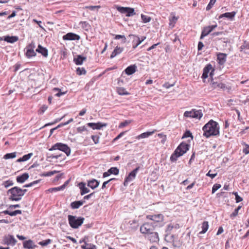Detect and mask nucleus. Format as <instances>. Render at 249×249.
Listing matches in <instances>:
<instances>
[{
	"mask_svg": "<svg viewBox=\"0 0 249 249\" xmlns=\"http://www.w3.org/2000/svg\"><path fill=\"white\" fill-rule=\"evenodd\" d=\"M53 90L54 91H57V92L55 94V95L57 97H60V96L64 95L65 93V92H62L61 90L58 88H54Z\"/></svg>",
	"mask_w": 249,
	"mask_h": 249,
	"instance_id": "47",
	"label": "nucleus"
},
{
	"mask_svg": "<svg viewBox=\"0 0 249 249\" xmlns=\"http://www.w3.org/2000/svg\"><path fill=\"white\" fill-rule=\"evenodd\" d=\"M71 206L72 209L78 208V201H75L72 202L71 204Z\"/></svg>",
	"mask_w": 249,
	"mask_h": 249,
	"instance_id": "63",
	"label": "nucleus"
},
{
	"mask_svg": "<svg viewBox=\"0 0 249 249\" xmlns=\"http://www.w3.org/2000/svg\"><path fill=\"white\" fill-rule=\"evenodd\" d=\"M144 237L149 241L151 243H158L160 240L159 234L155 231L144 235Z\"/></svg>",
	"mask_w": 249,
	"mask_h": 249,
	"instance_id": "9",
	"label": "nucleus"
},
{
	"mask_svg": "<svg viewBox=\"0 0 249 249\" xmlns=\"http://www.w3.org/2000/svg\"><path fill=\"white\" fill-rule=\"evenodd\" d=\"M57 173H58V171H55V170L52 171H49L46 173H43V176H45V177H49V176H53Z\"/></svg>",
	"mask_w": 249,
	"mask_h": 249,
	"instance_id": "54",
	"label": "nucleus"
},
{
	"mask_svg": "<svg viewBox=\"0 0 249 249\" xmlns=\"http://www.w3.org/2000/svg\"><path fill=\"white\" fill-rule=\"evenodd\" d=\"M64 40H73L78 39V35L72 33H69L63 36Z\"/></svg>",
	"mask_w": 249,
	"mask_h": 249,
	"instance_id": "25",
	"label": "nucleus"
},
{
	"mask_svg": "<svg viewBox=\"0 0 249 249\" xmlns=\"http://www.w3.org/2000/svg\"><path fill=\"white\" fill-rule=\"evenodd\" d=\"M95 193L94 192L88 195H86L83 197V199L84 200V201H86L87 200H89L91 197H94Z\"/></svg>",
	"mask_w": 249,
	"mask_h": 249,
	"instance_id": "50",
	"label": "nucleus"
},
{
	"mask_svg": "<svg viewBox=\"0 0 249 249\" xmlns=\"http://www.w3.org/2000/svg\"><path fill=\"white\" fill-rule=\"evenodd\" d=\"M107 124H102L101 123L98 122L97 123H89L87 124V126L90 127L93 129L99 130L101 129L103 126H106Z\"/></svg>",
	"mask_w": 249,
	"mask_h": 249,
	"instance_id": "19",
	"label": "nucleus"
},
{
	"mask_svg": "<svg viewBox=\"0 0 249 249\" xmlns=\"http://www.w3.org/2000/svg\"><path fill=\"white\" fill-rule=\"evenodd\" d=\"M64 186H60L55 188H50L49 191L51 192H53L63 190L64 189Z\"/></svg>",
	"mask_w": 249,
	"mask_h": 249,
	"instance_id": "43",
	"label": "nucleus"
},
{
	"mask_svg": "<svg viewBox=\"0 0 249 249\" xmlns=\"http://www.w3.org/2000/svg\"><path fill=\"white\" fill-rule=\"evenodd\" d=\"M212 86L214 89H224L226 88L225 85L222 83L213 82Z\"/></svg>",
	"mask_w": 249,
	"mask_h": 249,
	"instance_id": "35",
	"label": "nucleus"
},
{
	"mask_svg": "<svg viewBox=\"0 0 249 249\" xmlns=\"http://www.w3.org/2000/svg\"><path fill=\"white\" fill-rule=\"evenodd\" d=\"M68 220L69 224L72 228L75 229L78 228V219L76 218V216L69 215Z\"/></svg>",
	"mask_w": 249,
	"mask_h": 249,
	"instance_id": "18",
	"label": "nucleus"
},
{
	"mask_svg": "<svg viewBox=\"0 0 249 249\" xmlns=\"http://www.w3.org/2000/svg\"><path fill=\"white\" fill-rule=\"evenodd\" d=\"M131 120H125L124 122H121L119 125V128H123L127 126L131 123Z\"/></svg>",
	"mask_w": 249,
	"mask_h": 249,
	"instance_id": "42",
	"label": "nucleus"
},
{
	"mask_svg": "<svg viewBox=\"0 0 249 249\" xmlns=\"http://www.w3.org/2000/svg\"><path fill=\"white\" fill-rule=\"evenodd\" d=\"M241 51L244 49L249 50V43L246 41H244L243 44L240 47Z\"/></svg>",
	"mask_w": 249,
	"mask_h": 249,
	"instance_id": "49",
	"label": "nucleus"
},
{
	"mask_svg": "<svg viewBox=\"0 0 249 249\" xmlns=\"http://www.w3.org/2000/svg\"><path fill=\"white\" fill-rule=\"evenodd\" d=\"M3 241L4 244L11 246H14L17 242V240L14 238V236L9 234L3 237Z\"/></svg>",
	"mask_w": 249,
	"mask_h": 249,
	"instance_id": "15",
	"label": "nucleus"
},
{
	"mask_svg": "<svg viewBox=\"0 0 249 249\" xmlns=\"http://www.w3.org/2000/svg\"><path fill=\"white\" fill-rule=\"evenodd\" d=\"M87 73V71L86 69L83 68H79V75H85Z\"/></svg>",
	"mask_w": 249,
	"mask_h": 249,
	"instance_id": "59",
	"label": "nucleus"
},
{
	"mask_svg": "<svg viewBox=\"0 0 249 249\" xmlns=\"http://www.w3.org/2000/svg\"><path fill=\"white\" fill-rule=\"evenodd\" d=\"M184 117L200 119L203 116L202 110L193 109L191 111H186L184 113Z\"/></svg>",
	"mask_w": 249,
	"mask_h": 249,
	"instance_id": "6",
	"label": "nucleus"
},
{
	"mask_svg": "<svg viewBox=\"0 0 249 249\" xmlns=\"http://www.w3.org/2000/svg\"><path fill=\"white\" fill-rule=\"evenodd\" d=\"M189 144L185 142H181L176 149V150L179 153V156H182L189 150Z\"/></svg>",
	"mask_w": 249,
	"mask_h": 249,
	"instance_id": "12",
	"label": "nucleus"
},
{
	"mask_svg": "<svg viewBox=\"0 0 249 249\" xmlns=\"http://www.w3.org/2000/svg\"><path fill=\"white\" fill-rule=\"evenodd\" d=\"M91 138L95 144H97L99 142V136L98 135H92Z\"/></svg>",
	"mask_w": 249,
	"mask_h": 249,
	"instance_id": "57",
	"label": "nucleus"
},
{
	"mask_svg": "<svg viewBox=\"0 0 249 249\" xmlns=\"http://www.w3.org/2000/svg\"><path fill=\"white\" fill-rule=\"evenodd\" d=\"M49 157L52 159H59L60 160H63L65 159V155H63L62 153H58V152H56L54 153L53 154H51Z\"/></svg>",
	"mask_w": 249,
	"mask_h": 249,
	"instance_id": "30",
	"label": "nucleus"
},
{
	"mask_svg": "<svg viewBox=\"0 0 249 249\" xmlns=\"http://www.w3.org/2000/svg\"><path fill=\"white\" fill-rule=\"evenodd\" d=\"M36 51L41 53L44 57H47L48 55V50L46 48L43 47L41 45H38Z\"/></svg>",
	"mask_w": 249,
	"mask_h": 249,
	"instance_id": "26",
	"label": "nucleus"
},
{
	"mask_svg": "<svg viewBox=\"0 0 249 249\" xmlns=\"http://www.w3.org/2000/svg\"><path fill=\"white\" fill-rule=\"evenodd\" d=\"M203 136L207 138L211 136H217L219 135V126L218 124L213 120H210L203 127Z\"/></svg>",
	"mask_w": 249,
	"mask_h": 249,
	"instance_id": "1",
	"label": "nucleus"
},
{
	"mask_svg": "<svg viewBox=\"0 0 249 249\" xmlns=\"http://www.w3.org/2000/svg\"><path fill=\"white\" fill-rule=\"evenodd\" d=\"M23 247L27 249H35L37 246L31 240H29L23 242Z\"/></svg>",
	"mask_w": 249,
	"mask_h": 249,
	"instance_id": "21",
	"label": "nucleus"
},
{
	"mask_svg": "<svg viewBox=\"0 0 249 249\" xmlns=\"http://www.w3.org/2000/svg\"><path fill=\"white\" fill-rule=\"evenodd\" d=\"M178 20V18L175 16L172 17L171 18H170V26H172V27L174 26L175 24L176 23Z\"/></svg>",
	"mask_w": 249,
	"mask_h": 249,
	"instance_id": "45",
	"label": "nucleus"
},
{
	"mask_svg": "<svg viewBox=\"0 0 249 249\" xmlns=\"http://www.w3.org/2000/svg\"><path fill=\"white\" fill-rule=\"evenodd\" d=\"M140 167H138L131 172L125 178L124 181V186H126L128 185V182L132 181L135 179L136 174L139 170Z\"/></svg>",
	"mask_w": 249,
	"mask_h": 249,
	"instance_id": "11",
	"label": "nucleus"
},
{
	"mask_svg": "<svg viewBox=\"0 0 249 249\" xmlns=\"http://www.w3.org/2000/svg\"><path fill=\"white\" fill-rule=\"evenodd\" d=\"M39 180H35L32 182H31L29 184H27L25 185H24V187H32L35 184H36L37 183H38L39 182Z\"/></svg>",
	"mask_w": 249,
	"mask_h": 249,
	"instance_id": "58",
	"label": "nucleus"
},
{
	"mask_svg": "<svg viewBox=\"0 0 249 249\" xmlns=\"http://www.w3.org/2000/svg\"><path fill=\"white\" fill-rule=\"evenodd\" d=\"M17 153L13 152L11 153H7L4 156L3 158L5 160H8L10 159H13L16 157Z\"/></svg>",
	"mask_w": 249,
	"mask_h": 249,
	"instance_id": "37",
	"label": "nucleus"
},
{
	"mask_svg": "<svg viewBox=\"0 0 249 249\" xmlns=\"http://www.w3.org/2000/svg\"><path fill=\"white\" fill-rule=\"evenodd\" d=\"M209 223L208 221H204L202 223V231L199 232V234H204L208 230L209 228Z\"/></svg>",
	"mask_w": 249,
	"mask_h": 249,
	"instance_id": "34",
	"label": "nucleus"
},
{
	"mask_svg": "<svg viewBox=\"0 0 249 249\" xmlns=\"http://www.w3.org/2000/svg\"><path fill=\"white\" fill-rule=\"evenodd\" d=\"M79 188L80 190V194L82 196L90 192V190L86 186V184L84 182L79 183Z\"/></svg>",
	"mask_w": 249,
	"mask_h": 249,
	"instance_id": "20",
	"label": "nucleus"
},
{
	"mask_svg": "<svg viewBox=\"0 0 249 249\" xmlns=\"http://www.w3.org/2000/svg\"><path fill=\"white\" fill-rule=\"evenodd\" d=\"M108 172H109L110 174L117 175L119 173V170L117 167H111L108 169Z\"/></svg>",
	"mask_w": 249,
	"mask_h": 249,
	"instance_id": "39",
	"label": "nucleus"
},
{
	"mask_svg": "<svg viewBox=\"0 0 249 249\" xmlns=\"http://www.w3.org/2000/svg\"><path fill=\"white\" fill-rule=\"evenodd\" d=\"M88 238L86 237H85V238H83V240H81L79 242V243H84L81 246L82 249H97L95 245L92 244H89L88 243Z\"/></svg>",
	"mask_w": 249,
	"mask_h": 249,
	"instance_id": "14",
	"label": "nucleus"
},
{
	"mask_svg": "<svg viewBox=\"0 0 249 249\" xmlns=\"http://www.w3.org/2000/svg\"><path fill=\"white\" fill-rule=\"evenodd\" d=\"M154 132H155L154 131H147L146 132L142 133L141 134L137 136L136 137V138L138 140H140L141 139L148 138L150 136L152 135L154 133Z\"/></svg>",
	"mask_w": 249,
	"mask_h": 249,
	"instance_id": "31",
	"label": "nucleus"
},
{
	"mask_svg": "<svg viewBox=\"0 0 249 249\" xmlns=\"http://www.w3.org/2000/svg\"><path fill=\"white\" fill-rule=\"evenodd\" d=\"M210 71H211L210 73V75L212 76L214 69L213 68L212 65L211 64H208L203 69V72L201 78L202 79L207 78L208 77V73L210 72Z\"/></svg>",
	"mask_w": 249,
	"mask_h": 249,
	"instance_id": "13",
	"label": "nucleus"
},
{
	"mask_svg": "<svg viewBox=\"0 0 249 249\" xmlns=\"http://www.w3.org/2000/svg\"><path fill=\"white\" fill-rule=\"evenodd\" d=\"M27 191V189H22L18 187L15 186L8 190L7 193L10 194L9 196L10 200L18 201L21 199L22 197Z\"/></svg>",
	"mask_w": 249,
	"mask_h": 249,
	"instance_id": "2",
	"label": "nucleus"
},
{
	"mask_svg": "<svg viewBox=\"0 0 249 249\" xmlns=\"http://www.w3.org/2000/svg\"><path fill=\"white\" fill-rule=\"evenodd\" d=\"M128 37L132 39V48L133 49H135L146 38L145 37H142V39H140L138 36L132 34L129 35Z\"/></svg>",
	"mask_w": 249,
	"mask_h": 249,
	"instance_id": "10",
	"label": "nucleus"
},
{
	"mask_svg": "<svg viewBox=\"0 0 249 249\" xmlns=\"http://www.w3.org/2000/svg\"><path fill=\"white\" fill-rule=\"evenodd\" d=\"M49 150H59L64 152L67 156H69L71 153V149L70 147L67 144L61 142H57L55 143L49 149Z\"/></svg>",
	"mask_w": 249,
	"mask_h": 249,
	"instance_id": "4",
	"label": "nucleus"
},
{
	"mask_svg": "<svg viewBox=\"0 0 249 249\" xmlns=\"http://www.w3.org/2000/svg\"><path fill=\"white\" fill-rule=\"evenodd\" d=\"M190 137H191L192 138H193L192 133L190 132V131L188 130V131H186L184 133L182 138L183 139V138H188Z\"/></svg>",
	"mask_w": 249,
	"mask_h": 249,
	"instance_id": "60",
	"label": "nucleus"
},
{
	"mask_svg": "<svg viewBox=\"0 0 249 249\" xmlns=\"http://www.w3.org/2000/svg\"><path fill=\"white\" fill-rule=\"evenodd\" d=\"M216 1V0H210L209 3L206 7V10H210L212 8L213 6L215 4Z\"/></svg>",
	"mask_w": 249,
	"mask_h": 249,
	"instance_id": "44",
	"label": "nucleus"
},
{
	"mask_svg": "<svg viewBox=\"0 0 249 249\" xmlns=\"http://www.w3.org/2000/svg\"><path fill=\"white\" fill-rule=\"evenodd\" d=\"M174 228V224H172V223L169 224L167 227L165 232L168 233H169Z\"/></svg>",
	"mask_w": 249,
	"mask_h": 249,
	"instance_id": "51",
	"label": "nucleus"
},
{
	"mask_svg": "<svg viewBox=\"0 0 249 249\" xmlns=\"http://www.w3.org/2000/svg\"><path fill=\"white\" fill-rule=\"evenodd\" d=\"M236 13L234 11H233L232 12H227L220 15L219 16V18L220 19L223 18H226L231 20H232L236 15Z\"/></svg>",
	"mask_w": 249,
	"mask_h": 249,
	"instance_id": "24",
	"label": "nucleus"
},
{
	"mask_svg": "<svg viewBox=\"0 0 249 249\" xmlns=\"http://www.w3.org/2000/svg\"><path fill=\"white\" fill-rule=\"evenodd\" d=\"M79 24L86 31H88L90 27L89 24L86 21L80 22Z\"/></svg>",
	"mask_w": 249,
	"mask_h": 249,
	"instance_id": "41",
	"label": "nucleus"
},
{
	"mask_svg": "<svg viewBox=\"0 0 249 249\" xmlns=\"http://www.w3.org/2000/svg\"><path fill=\"white\" fill-rule=\"evenodd\" d=\"M100 182L95 179H92L88 181L87 185L92 189L96 188L99 185Z\"/></svg>",
	"mask_w": 249,
	"mask_h": 249,
	"instance_id": "23",
	"label": "nucleus"
},
{
	"mask_svg": "<svg viewBox=\"0 0 249 249\" xmlns=\"http://www.w3.org/2000/svg\"><path fill=\"white\" fill-rule=\"evenodd\" d=\"M227 54L222 53H219L217 54V61L220 65L225 64L227 60Z\"/></svg>",
	"mask_w": 249,
	"mask_h": 249,
	"instance_id": "17",
	"label": "nucleus"
},
{
	"mask_svg": "<svg viewBox=\"0 0 249 249\" xmlns=\"http://www.w3.org/2000/svg\"><path fill=\"white\" fill-rule=\"evenodd\" d=\"M87 8L89 9L90 10H94L95 9L98 10L101 8V6L100 5H96V6H89L87 7Z\"/></svg>",
	"mask_w": 249,
	"mask_h": 249,
	"instance_id": "61",
	"label": "nucleus"
},
{
	"mask_svg": "<svg viewBox=\"0 0 249 249\" xmlns=\"http://www.w3.org/2000/svg\"><path fill=\"white\" fill-rule=\"evenodd\" d=\"M116 9L121 13L125 14L126 17H131L136 14L134 9L133 8L118 6Z\"/></svg>",
	"mask_w": 249,
	"mask_h": 249,
	"instance_id": "8",
	"label": "nucleus"
},
{
	"mask_svg": "<svg viewBox=\"0 0 249 249\" xmlns=\"http://www.w3.org/2000/svg\"><path fill=\"white\" fill-rule=\"evenodd\" d=\"M124 51V48L120 47H116L113 51L112 52V53L110 55V58H113L115 57L116 55L120 54Z\"/></svg>",
	"mask_w": 249,
	"mask_h": 249,
	"instance_id": "28",
	"label": "nucleus"
},
{
	"mask_svg": "<svg viewBox=\"0 0 249 249\" xmlns=\"http://www.w3.org/2000/svg\"><path fill=\"white\" fill-rule=\"evenodd\" d=\"M87 59V57L85 56L79 55V65H81L84 61Z\"/></svg>",
	"mask_w": 249,
	"mask_h": 249,
	"instance_id": "53",
	"label": "nucleus"
},
{
	"mask_svg": "<svg viewBox=\"0 0 249 249\" xmlns=\"http://www.w3.org/2000/svg\"><path fill=\"white\" fill-rule=\"evenodd\" d=\"M36 48L35 43L33 41L30 43H29L25 48V50H26L25 53V56L28 58H30L32 57H35L36 56V51H35V49Z\"/></svg>",
	"mask_w": 249,
	"mask_h": 249,
	"instance_id": "7",
	"label": "nucleus"
},
{
	"mask_svg": "<svg viewBox=\"0 0 249 249\" xmlns=\"http://www.w3.org/2000/svg\"><path fill=\"white\" fill-rule=\"evenodd\" d=\"M116 91L117 93L120 95H127L130 94V93L127 92L124 88L123 87L117 88Z\"/></svg>",
	"mask_w": 249,
	"mask_h": 249,
	"instance_id": "33",
	"label": "nucleus"
},
{
	"mask_svg": "<svg viewBox=\"0 0 249 249\" xmlns=\"http://www.w3.org/2000/svg\"><path fill=\"white\" fill-rule=\"evenodd\" d=\"M52 242V240L50 239H48L39 242V244L42 246H46Z\"/></svg>",
	"mask_w": 249,
	"mask_h": 249,
	"instance_id": "46",
	"label": "nucleus"
},
{
	"mask_svg": "<svg viewBox=\"0 0 249 249\" xmlns=\"http://www.w3.org/2000/svg\"><path fill=\"white\" fill-rule=\"evenodd\" d=\"M22 212L21 210H17L13 212H10V213H9V215L13 216H15L17 214H21Z\"/></svg>",
	"mask_w": 249,
	"mask_h": 249,
	"instance_id": "56",
	"label": "nucleus"
},
{
	"mask_svg": "<svg viewBox=\"0 0 249 249\" xmlns=\"http://www.w3.org/2000/svg\"><path fill=\"white\" fill-rule=\"evenodd\" d=\"M156 228V225H154L151 222H145L141 226L140 230L142 234L146 235L153 232Z\"/></svg>",
	"mask_w": 249,
	"mask_h": 249,
	"instance_id": "5",
	"label": "nucleus"
},
{
	"mask_svg": "<svg viewBox=\"0 0 249 249\" xmlns=\"http://www.w3.org/2000/svg\"><path fill=\"white\" fill-rule=\"evenodd\" d=\"M73 121V119H70L69 120H68L67 122L64 123H61L60 124H59L58 125H57V126H56V127L55 128H52L50 130V135H52L53 132V131L55 129H56L57 128L61 127V126H64L65 125H67L68 124H69V123H70L71 122H72Z\"/></svg>",
	"mask_w": 249,
	"mask_h": 249,
	"instance_id": "36",
	"label": "nucleus"
},
{
	"mask_svg": "<svg viewBox=\"0 0 249 249\" xmlns=\"http://www.w3.org/2000/svg\"><path fill=\"white\" fill-rule=\"evenodd\" d=\"M115 178H112L109 179L107 181L104 182V183H103L102 186V189H104V188H105L106 187V185L107 184H108L111 180H115Z\"/></svg>",
	"mask_w": 249,
	"mask_h": 249,
	"instance_id": "62",
	"label": "nucleus"
},
{
	"mask_svg": "<svg viewBox=\"0 0 249 249\" xmlns=\"http://www.w3.org/2000/svg\"><path fill=\"white\" fill-rule=\"evenodd\" d=\"M141 18L143 23H147L151 21V18L148 16L141 14Z\"/></svg>",
	"mask_w": 249,
	"mask_h": 249,
	"instance_id": "40",
	"label": "nucleus"
},
{
	"mask_svg": "<svg viewBox=\"0 0 249 249\" xmlns=\"http://www.w3.org/2000/svg\"><path fill=\"white\" fill-rule=\"evenodd\" d=\"M29 177L28 173H24L21 176H18L16 178L17 181L20 183H24Z\"/></svg>",
	"mask_w": 249,
	"mask_h": 249,
	"instance_id": "27",
	"label": "nucleus"
},
{
	"mask_svg": "<svg viewBox=\"0 0 249 249\" xmlns=\"http://www.w3.org/2000/svg\"><path fill=\"white\" fill-rule=\"evenodd\" d=\"M137 71V66L135 65H131L127 67L124 71L125 74L128 75H131Z\"/></svg>",
	"mask_w": 249,
	"mask_h": 249,
	"instance_id": "22",
	"label": "nucleus"
},
{
	"mask_svg": "<svg viewBox=\"0 0 249 249\" xmlns=\"http://www.w3.org/2000/svg\"><path fill=\"white\" fill-rule=\"evenodd\" d=\"M221 187V185L219 184H214L212 188V194L214 193L218 189Z\"/></svg>",
	"mask_w": 249,
	"mask_h": 249,
	"instance_id": "52",
	"label": "nucleus"
},
{
	"mask_svg": "<svg viewBox=\"0 0 249 249\" xmlns=\"http://www.w3.org/2000/svg\"><path fill=\"white\" fill-rule=\"evenodd\" d=\"M114 38L115 39H120L122 38V39H123V43H125L126 41V37L124 35H116Z\"/></svg>",
	"mask_w": 249,
	"mask_h": 249,
	"instance_id": "55",
	"label": "nucleus"
},
{
	"mask_svg": "<svg viewBox=\"0 0 249 249\" xmlns=\"http://www.w3.org/2000/svg\"><path fill=\"white\" fill-rule=\"evenodd\" d=\"M33 155L32 153H30L28 154L24 155L22 157L19 158L17 160V162H20L25 161L29 160Z\"/></svg>",
	"mask_w": 249,
	"mask_h": 249,
	"instance_id": "32",
	"label": "nucleus"
},
{
	"mask_svg": "<svg viewBox=\"0 0 249 249\" xmlns=\"http://www.w3.org/2000/svg\"><path fill=\"white\" fill-rule=\"evenodd\" d=\"M18 40V37L17 36H6L0 37V40H4L8 43H14Z\"/></svg>",
	"mask_w": 249,
	"mask_h": 249,
	"instance_id": "16",
	"label": "nucleus"
},
{
	"mask_svg": "<svg viewBox=\"0 0 249 249\" xmlns=\"http://www.w3.org/2000/svg\"><path fill=\"white\" fill-rule=\"evenodd\" d=\"M241 206H239L237 208H236L234 211L232 212V213L231 214V217H235L237 215L239 210L241 209Z\"/></svg>",
	"mask_w": 249,
	"mask_h": 249,
	"instance_id": "48",
	"label": "nucleus"
},
{
	"mask_svg": "<svg viewBox=\"0 0 249 249\" xmlns=\"http://www.w3.org/2000/svg\"><path fill=\"white\" fill-rule=\"evenodd\" d=\"M212 32L211 30H210V28L208 26H206L203 28L200 37V39H202L204 38V37L208 36L209 34Z\"/></svg>",
	"mask_w": 249,
	"mask_h": 249,
	"instance_id": "29",
	"label": "nucleus"
},
{
	"mask_svg": "<svg viewBox=\"0 0 249 249\" xmlns=\"http://www.w3.org/2000/svg\"><path fill=\"white\" fill-rule=\"evenodd\" d=\"M179 153L176 152V150L174 151V153L170 157V160L172 162H175L177 161L178 158L180 157Z\"/></svg>",
	"mask_w": 249,
	"mask_h": 249,
	"instance_id": "38",
	"label": "nucleus"
},
{
	"mask_svg": "<svg viewBox=\"0 0 249 249\" xmlns=\"http://www.w3.org/2000/svg\"><path fill=\"white\" fill-rule=\"evenodd\" d=\"M147 219L152 221L151 223L154 225H156V227H161L163 226V222L164 221V216L162 214L158 213L155 214H149L146 216Z\"/></svg>",
	"mask_w": 249,
	"mask_h": 249,
	"instance_id": "3",
	"label": "nucleus"
},
{
	"mask_svg": "<svg viewBox=\"0 0 249 249\" xmlns=\"http://www.w3.org/2000/svg\"><path fill=\"white\" fill-rule=\"evenodd\" d=\"M243 151L245 154H249V145L246 144L245 147L243 149Z\"/></svg>",
	"mask_w": 249,
	"mask_h": 249,
	"instance_id": "64",
	"label": "nucleus"
}]
</instances>
